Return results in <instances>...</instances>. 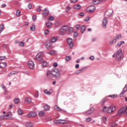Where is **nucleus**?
I'll return each instance as SVG.
<instances>
[{"label": "nucleus", "instance_id": "f257e3e1", "mask_svg": "<svg viewBox=\"0 0 127 127\" xmlns=\"http://www.w3.org/2000/svg\"><path fill=\"white\" fill-rule=\"evenodd\" d=\"M47 77L48 79H52V78H56L59 80L60 79V72L56 68L53 69L52 71H48L47 72Z\"/></svg>", "mask_w": 127, "mask_h": 127}, {"label": "nucleus", "instance_id": "f03ea898", "mask_svg": "<svg viewBox=\"0 0 127 127\" xmlns=\"http://www.w3.org/2000/svg\"><path fill=\"white\" fill-rule=\"evenodd\" d=\"M113 58H116L118 61H122L124 58V53L121 49H120L117 53H115L113 56Z\"/></svg>", "mask_w": 127, "mask_h": 127}, {"label": "nucleus", "instance_id": "7ed1b4c3", "mask_svg": "<svg viewBox=\"0 0 127 127\" xmlns=\"http://www.w3.org/2000/svg\"><path fill=\"white\" fill-rule=\"evenodd\" d=\"M68 26L64 25L60 28L59 33L61 34V35H64L68 31Z\"/></svg>", "mask_w": 127, "mask_h": 127}, {"label": "nucleus", "instance_id": "20e7f679", "mask_svg": "<svg viewBox=\"0 0 127 127\" xmlns=\"http://www.w3.org/2000/svg\"><path fill=\"white\" fill-rule=\"evenodd\" d=\"M11 120V113H8L5 115L0 116V121H3V120Z\"/></svg>", "mask_w": 127, "mask_h": 127}, {"label": "nucleus", "instance_id": "39448f33", "mask_svg": "<svg viewBox=\"0 0 127 127\" xmlns=\"http://www.w3.org/2000/svg\"><path fill=\"white\" fill-rule=\"evenodd\" d=\"M35 59V60H37V61H40V62L42 60H43V58H42V53H38Z\"/></svg>", "mask_w": 127, "mask_h": 127}, {"label": "nucleus", "instance_id": "423d86ee", "mask_svg": "<svg viewBox=\"0 0 127 127\" xmlns=\"http://www.w3.org/2000/svg\"><path fill=\"white\" fill-rule=\"evenodd\" d=\"M95 9H96V7L93 5H91L89 6L87 9V11L89 12V13H93L94 12Z\"/></svg>", "mask_w": 127, "mask_h": 127}, {"label": "nucleus", "instance_id": "0eeeda50", "mask_svg": "<svg viewBox=\"0 0 127 127\" xmlns=\"http://www.w3.org/2000/svg\"><path fill=\"white\" fill-rule=\"evenodd\" d=\"M66 41L70 48H73V47H74V43H73V40H72V38L67 39Z\"/></svg>", "mask_w": 127, "mask_h": 127}, {"label": "nucleus", "instance_id": "6e6552de", "mask_svg": "<svg viewBox=\"0 0 127 127\" xmlns=\"http://www.w3.org/2000/svg\"><path fill=\"white\" fill-rule=\"evenodd\" d=\"M54 124L61 125H64V124H67V121L65 120H58L57 121L54 122Z\"/></svg>", "mask_w": 127, "mask_h": 127}, {"label": "nucleus", "instance_id": "1a4fd4ad", "mask_svg": "<svg viewBox=\"0 0 127 127\" xmlns=\"http://www.w3.org/2000/svg\"><path fill=\"white\" fill-rule=\"evenodd\" d=\"M107 23H108V20L106 17H105L102 20V26L104 28H107Z\"/></svg>", "mask_w": 127, "mask_h": 127}, {"label": "nucleus", "instance_id": "9d476101", "mask_svg": "<svg viewBox=\"0 0 127 127\" xmlns=\"http://www.w3.org/2000/svg\"><path fill=\"white\" fill-rule=\"evenodd\" d=\"M37 116V113L35 112H30L28 114V118H34Z\"/></svg>", "mask_w": 127, "mask_h": 127}, {"label": "nucleus", "instance_id": "9b49d317", "mask_svg": "<svg viewBox=\"0 0 127 127\" xmlns=\"http://www.w3.org/2000/svg\"><path fill=\"white\" fill-rule=\"evenodd\" d=\"M86 69H87V67H84L81 69L77 70V71H75V73L76 75H79V74H81V73H83L84 71H85V70H86Z\"/></svg>", "mask_w": 127, "mask_h": 127}, {"label": "nucleus", "instance_id": "f8f14e48", "mask_svg": "<svg viewBox=\"0 0 127 127\" xmlns=\"http://www.w3.org/2000/svg\"><path fill=\"white\" fill-rule=\"evenodd\" d=\"M127 91V84L125 85V86L123 89V91L121 92L120 94V97H124V94H125V93H126Z\"/></svg>", "mask_w": 127, "mask_h": 127}, {"label": "nucleus", "instance_id": "ddd939ff", "mask_svg": "<svg viewBox=\"0 0 127 127\" xmlns=\"http://www.w3.org/2000/svg\"><path fill=\"white\" fill-rule=\"evenodd\" d=\"M48 13H49V11L47 9V8H46L43 11L42 15L43 16H47L48 15Z\"/></svg>", "mask_w": 127, "mask_h": 127}, {"label": "nucleus", "instance_id": "4468645a", "mask_svg": "<svg viewBox=\"0 0 127 127\" xmlns=\"http://www.w3.org/2000/svg\"><path fill=\"white\" fill-rule=\"evenodd\" d=\"M28 65L29 68L31 69H33L34 68V63L32 61H29L28 62Z\"/></svg>", "mask_w": 127, "mask_h": 127}, {"label": "nucleus", "instance_id": "2eb2a0df", "mask_svg": "<svg viewBox=\"0 0 127 127\" xmlns=\"http://www.w3.org/2000/svg\"><path fill=\"white\" fill-rule=\"evenodd\" d=\"M124 113L125 114V111L124 110V108H121L118 112V116H122L123 115V114Z\"/></svg>", "mask_w": 127, "mask_h": 127}, {"label": "nucleus", "instance_id": "dca6fc26", "mask_svg": "<svg viewBox=\"0 0 127 127\" xmlns=\"http://www.w3.org/2000/svg\"><path fill=\"white\" fill-rule=\"evenodd\" d=\"M95 111V109L94 108H91L88 111L86 112V115H91V114H93V112Z\"/></svg>", "mask_w": 127, "mask_h": 127}, {"label": "nucleus", "instance_id": "f3484780", "mask_svg": "<svg viewBox=\"0 0 127 127\" xmlns=\"http://www.w3.org/2000/svg\"><path fill=\"white\" fill-rule=\"evenodd\" d=\"M46 47L48 49H50L52 47V45L51 42H47L46 43Z\"/></svg>", "mask_w": 127, "mask_h": 127}, {"label": "nucleus", "instance_id": "a211bd4d", "mask_svg": "<svg viewBox=\"0 0 127 127\" xmlns=\"http://www.w3.org/2000/svg\"><path fill=\"white\" fill-rule=\"evenodd\" d=\"M73 28L69 27H68V30H67V33L68 34H71V33H73Z\"/></svg>", "mask_w": 127, "mask_h": 127}, {"label": "nucleus", "instance_id": "6ab92c4d", "mask_svg": "<svg viewBox=\"0 0 127 127\" xmlns=\"http://www.w3.org/2000/svg\"><path fill=\"white\" fill-rule=\"evenodd\" d=\"M46 25L48 28H51V27L52 26V22L48 21L46 23Z\"/></svg>", "mask_w": 127, "mask_h": 127}, {"label": "nucleus", "instance_id": "aec40b11", "mask_svg": "<svg viewBox=\"0 0 127 127\" xmlns=\"http://www.w3.org/2000/svg\"><path fill=\"white\" fill-rule=\"evenodd\" d=\"M80 31L81 33H84L85 31H86V26H85V25L81 26Z\"/></svg>", "mask_w": 127, "mask_h": 127}, {"label": "nucleus", "instance_id": "412c9836", "mask_svg": "<svg viewBox=\"0 0 127 127\" xmlns=\"http://www.w3.org/2000/svg\"><path fill=\"white\" fill-rule=\"evenodd\" d=\"M81 6L80 4H76L73 6V8H74V9H81Z\"/></svg>", "mask_w": 127, "mask_h": 127}, {"label": "nucleus", "instance_id": "4be33fe9", "mask_svg": "<svg viewBox=\"0 0 127 127\" xmlns=\"http://www.w3.org/2000/svg\"><path fill=\"white\" fill-rule=\"evenodd\" d=\"M119 38H120V35H117L114 38V39L112 41V43H115V42H116L117 40H118V39H119Z\"/></svg>", "mask_w": 127, "mask_h": 127}, {"label": "nucleus", "instance_id": "5701e85b", "mask_svg": "<svg viewBox=\"0 0 127 127\" xmlns=\"http://www.w3.org/2000/svg\"><path fill=\"white\" fill-rule=\"evenodd\" d=\"M40 62L41 63H42V65L43 67H45L46 66V65H47V62H46V61H45V60H42Z\"/></svg>", "mask_w": 127, "mask_h": 127}, {"label": "nucleus", "instance_id": "b1692460", "mask_svg": "<svg viewBox=\"0 0 127 127\" xmlns=\"http://www.w3.org/2000/svg\"><path fill=\"white\" fill-rule=\"evenodd\" d=\"M107 101H108V99H107V98H104V99H102L101 100V101L100 102L101 105L103 106L104 103H106V102H107Z\"/></svg>", "mask_w": 127, "mask_h": 127}, {"label": "nucleus", "instance_id": "393cba45", "mask_svg": "<svg viewBox=\"0 0 127 127\" xmlns=\"http://www.w3.org/2000/svg\"><path fill=\"white\" fill-rule=\"evenodd\" d=\"M0 68H5V67H6V64L5 63H0Z\"/></svg>", "mask_w": 127, "mask_h": 127}, {"label": "nucleus", "instance_id": "a878e982", "mask_svg": "<svg viewBox=\"0 0 127 127\" xmlns=\"http://www.w3.org/2000/svg\"><path fill=\"white\" fill-rule=\"evenodd\" d=\"M123 44H125V41H122L119 42L117 45V46H118L119 47H120V46H122V45H123Z\"/></svg>", "mask_w": 127, "mask_h": 127}, {"label": "nucleus", "instance_id": "bb28decb", "mask_svg": "<svg viewBox=\"0 0 127 127\" xmlns=\"http://www.w3.org/2000/svg\"><path fill=\"white\" fill-rule=\"evenodd\" d=\"M16 73V71H13L10 72L7 75L8 77H11V76H12V75H14Z\"/></svg>", "mask_w": 127, "mask_h": 127}, {"label": "nucleus", "instance_id": "cd10ccee", "mask_svg": "<svg viewBox=\"0 0 127 127\" xmlns=\"http://www.w3.org/2000/svg\"><path fill=\"white\" fill-rule=\"evenodd\" d=\"M51 41L53 43H54V42H56V41H57V37H54L52 38L51 40Z\"/></svg>", "mask_w": 127, "mask_h": 127}, {"label": "nucleus", "instance_id": "c85d7f7f", "mask_svg": "<svg viewBox=\"0 0 127 127\" xmlns=\"http://www.w3.org/2000/svg\"><path fill=\"white\" fill-rule=\"evenodd\" d=\"M44 92L45 94H46V95H51V94H52L51 92L49 91L47 89H45Z\"/></svg>", "mask_w": 127, "mask_h": 127}, {"label": "nucleus", "instance_id": "c756f323", "mask_svg": "<svg viewBox=\"0 0 127 127\" xmlns=\"http://www.w3.org/2000/svg\"><path fill=\"white\" fill-rule=\"evenodd\" d=\"M32 123L31 122H27L26 125V127H33Z\"/></svg>", "mask_w": 127, "mask_h": 127}, {"label": "nucleus", "instance_id": "7c9ffc66", "mask_svg": "<svg viewBox=\"0 0 127 127\" xmlns=\"http://www.w3.org/2000/svg\"><path fill=\"white\" fill-rule=\"evenodd\" d=\"M65 60L68 62V61H70V60H72V58L69 56H66L65 57Z\"/></svg>", "mask_w": 127, "mask_h": 127}, {"label": "nucleus", "instance_id": "2f4dec72", "mask_svg": "<svg viewBox=\"0 0 127 127\" xmlns=\"http://www.w3.org/2000/svg\"><path fill=\"white\" fill-rule=\"evenodd\" d=\"M44 109L46 111H48V110L50 109V106H49L48 105H46L44 106Z\"/></svg>", "mask_w": 127, "mask_h": 127}, {"label": "nucleus", "instance_id": "473e14b6", "mask_svg": "<svg viewBox=\"0 0 127 127\" xmlns=\"http://www.w3.org/2000/svg\"><path fill=\"white\" fill-rule=\"evenodd\" d=\"M4 28V26L2 24L0 25V33H1L3 31V28Z\"/></svg>", "mask_w": 127, "mask_h": 127}, {"label": "nucleus", "instance_id": "72a5a7b5", "mask_svg": "<svg viewBox=\"0 0 127 127\" xmlns=\"http://www.w3.org/2000/svg\"><path fill=\"white\" fill-rule=\"evenodd\" d=\"M124 110V115L125 116H127V106H126L125 107H123Z\"/></svg>", "mask_w": 127, "mask_h": 127}, {"label": "nucleus", "instance_id": "f704fd0d", "mask_svg": "<svg viewBox=\"0 0 127 127\" xmlns=\"http://www.w3.org/2000/svg\"><path fill=\"white\" fill-rule=\"evenodd\" d=\"M19 99L15 98L14 100V103L16 104H19Z\"/></svg>", "mask_w": 127, "mask_h": 127}, {"label": "nucleus", "instance_id": "c9c22d12", "mask_svg": "<svg viewBox=\"0 0 127 127\" xmlns=\"http://www.w3.org/2000/svg\"><path fill=\"white\" fill-rule=\"evenodd\" d=\"M45 113L43 111H41L39 113V116L40 117H44Z\"/></svg>", "mask_w": 127, "mask_h": 127}, {"label": "nucleus", "instance_id": "e433bc0d", "mask_svg": "<svg viewBox=\"0 0 127 127\" xmlns=\"http://www.w3.org/2000/svg\"><path fill=\"white\" fill-rule=\"evenodd\" d=\"M55 53H56V52L55 51L52 50V51H51L50 52H49L48 53V54H49L50 55L52 56V55H54V54H55Z\"/></svg>", "mask_w": 127, "mask_h": 127}, {"label": "nucleus", "instance_id": "4c0bfd02", "mask_svg": "<svg viewBox=\"0 0 127 127\" xmlns=\"http://www.w3.org/2000/svg\"><path fill=\"white\" fill-rule=\"evenodd\" d=\"M55 109L58 112H61V111H62V110L60 108L58 107L57 105L55 106Z\"/></svg>", "mask_w": 127, "mask_h": 127}, {"label": "nucleus", "instance_id": "58836bf2", "mask_svg": "<svg viewBox=\"0 0 127 127\" xmlns=\"http://www.w3.org/2000/svg\"><path fill=\"white\" fill-rule=\"evenodd\" d=\"M30 29L32 31H35V25H32V26L30 27Z\"/></svg>", "mask_w": 127, "mask_h": 127}, {"label": "nucleus", "instance_id": "ea45409f", "mask_svg": "<svg viewBox=\"0 0 127 127\" xmlns=\"http://www.w3.org/2000/svg\"><path fill=\"white\" fill-rule=\"evenodd\" d=\"M18 115H23V111L21 109H19L18 110Z\"/></svg>", "mask_w": 127, "mask_h": 127}, {"label": "nucleus", "instance_id": "a19ab883", "mask_svg": "<svg viewBox=\"0 0 127 127\" xmlns=\"http://www.w3.org/2000/svg\"><path fill=\"white\" fill-rule=\"evenodd\" d=\"M107 113H108V114H110L111 113H112V108L109 107L107 110H106Z\"/></svg>", "mask_w": 127, "mask_h": 127}, {"label": "nucleus", "instance_id": "79ce46f5", "mask_svg": "<svg viewBox=\"0 0 127 127\" xmlns=\"http://www.w3.org/2000/svg\"><path fill=\"white\" fill-rule=\"evenodd\" d=\"M42 10L41 9V7L40 6H39L37 7L36 11L38 12L41 11Z\"/></svg>", "mask_w": 127, "mask_h": 127}, {"label": "nucleus", "instance_id": "37998d69", "mask_svg": "<svg viewBox=\"0 0 127 127\" xmlns=\"http://www.w3.org/2000/svg\"><path fill=\"white\" fill-rule=\"evenodd\" d=\"M94 4H99V0H92Z\"/></svg>", "mask_w": 127, "mask_h": 127}, {"label": "nucleus", "instance_id": "c03bdc74", "mask_svg": "<svg viewBox=\"0 0 127 127\" xmlns=\"http://www.w3.org/2000/svg\"><path fill=\"white\" fill-rule=\"evenodd\" d=\"M70 9H71V7H70L69 6H66V8H65L66 12H68V11H69V10H70Z\"/></svg>", "mask_w": 127, "mask_h": 127}, {"label": "nucleus", "instance_id": "a18cd8bd", "mask_svg": "<svg viewBox=\"0 0 127 127\" xmlns=\"http://www.w3.org/2000/svg\"><path fill=\"white\" fill-rule=\"evenodd\" d=\"M20 15V11L19 10H17L16 12V15L17 16H19Z\"/></svg>", "mask_w": 127, "mask_h": 127}, {"label": "nucleus", "instance_id": "49530a36", "mask_svg": "<svg viewBox=\"0 0 127 127\" xmlns=\"http://www.w3.org/2000/svg\"><path fill=\"white\" fill-rule=\"evenodd\" d=\"M26 102L27 103H31V99L29 98H27L26 99Z\"/></svg>", "mask_w": 127, "mask_h": 127}, {"label": "nucleus", "instance_id": "de8ad7c7", "mask_svg": "<svg viewBox=\"0 0 127 127\" xmlns=\"http://www.w3.org/2000/svg\"><path fill=\"white\" fill-rule=\"evenodd\" d=\"M54 19V17L51 16L49 17L48 20H51V21H52Z\"/></svg>", "mask_w": 127, "mask_h": 127}, {"label": "nucleus", "instance_id": "09e8293b", "mask_svg": "<svg viewBox=\"0 0 127 127\" xmlns=\"http://www.w3.org/2000/svg\"><path fill=\"white\" fill-rule=\"evenodd\" d=\"M80 25H79V24L75 25V28L77 30H79V29H80Z\"/></svg>", "mask_w": 127, "mask_h": 127}, {"label": "nucleus", "instance_id": "8fccbe9b", "mask_svg": "<svg viewBox=\"0 0 127 127\" xmlns=\"http://www.w3.org/2000/svg\"><path fill=\"white\" fill-rule=\"evenodd\" d=\"M39 96V92H36L35 94V98H38V96Z\"/></svg>", "mask_w": 127, "mask_h": 127}, {"label": "nucleus", "instance_id": "3c124183", "mask_svg": "<svg viewBox=\"0 0 127 127\" xmlns=\"http://www.w3.org/2000/svg\"><path fill=\"white\" fill-rule=\"evenodd\" d=\"M116 106H112V112H115L116 111Z\"/></svg>", "mask_w": 127, "mask_h": 127}, {"label": "nucleus", "instance_id": "603ef678", "mask_svg": "<svg viewBox=\"0 0 127 127\" xmlns=\"http://www.w3.org/2000/svg\"><path fill=\"white\" fill-rule=\"evenodd\" d=\"M102 112L105 113V112H107V106H104L103 109H102Z\"/></svg>", "mask_w": 127, "mask_h": 127}, {"label": "nucleus", "instance_id": "864d4df0", "mask_svg": "<svg viewBox=\"0 0 127 127\" xmlns=\"http://www.w3.org/2000/svg\"><path fill=\"white\" fill-rule=\"evenodd\" d=\"M1 87L2 88V89L3 91H5V89H6L5 88V86H4V85H3V84L1 85Z\"/></svg>", "mask_w": 127, "mask_h": 127}, {"label": "nucleus", "instance_id": "5fc2aeb1", "mask_svg": "<svg viewBox=\"0 0 127 127\" xmlns=\"http://www.w3.org/2000/svg\"><path fill=\"white\" fill-rule=\"evenodd\" d=\"M19 45H20V46H22V47L24 46V43H23V42H20L19 43Z\"/></svg>", "mask_w": 127, "mask_h": 127}, {"label": "nucleus", "instance_id": "6e6d98bb", "mask_svg": "<svg viewBox=\"0 0 127 127\" xmlns=\"http://www.w3.org/2000/svg\"><path fill=\"white\" fill-rule=\"evenodd\" d=\"M86 122H91L92 121V118H87L86 119Z\"/></svg>", "mask_w": 127, "mask_h": 127}, {"label": "nucleus", "instance_id": "4d7b16f0", "mask_svg": "<svg viewBox=\"0 0 127 127\" xmlns=\"http://www.w3.org/2000/svg\"><path fill=\"white\" fill-rule=\"evenodd\" d=\"M74 37H77L78 36V33L77 32H75L73 34Z\"/></svg>", "mask_w": 127, "mask_h": 127}, {"label": "nucleus", "instance_id": "13d9d810", "mask_svg": "<svg viewBox=\"0 0 127 127\" xmlns=\"http://www.w3.org/2000/svg\"><path fill=\"white\" fill-rule=\"evenodd\" d=\"M89 59H90V60H95V58L94 57V56H91L89 57Z\"/></svg>", "mask_w": 127, "mask_h": 127}, {"label": "nucleus", "instance_id": "bf43d9fd", "mask_svg": "<svg viewBox=\"0 0 127 127\" xmlns=\"http://www.w3.org/2000/svg\"><path fill=\"white\" fill-rule=\"evenodd\" d=\"M32 19L34 21H35V20H36V16L35 15L33 16Z\"/></svg>", "mask_w": 127, "mask_h": 127}, {"label": "nucleus", "instance_id": "052dcab7", "mask_svg": "<svg viewBox=\"0 0 127 127\" xmlns=\"http://www.w3.org/2000/svg\"><path fill=\"white\" fill-rule=\"evenodd\" d=\"M89 20H90V17H87L84 20V21H89Z\"/></svg>", "mask_w": 127, "mask_h": 127}, {"label": "nucleus", "instance_id": "680f3d73", "mask_svg": "<svg viewBox=\"0 0 127 127\" xmlns=\"http://www.w3.org/2000/svg\"><path fill=\"white\" fill-rule=\"evenodd\" d=\"M48 32H49V30H46L44 32L45 35H47V34H48Z\"/></svg>", "mask_w": 127, "mask_h": 127}, {"label": "nucleus", "instance_id": "e2e57ef3", "mask_svg": "<svg viewBox=\"0 0 127 127\" xmlns=\"http://www.w3.org/2000/svg\"><path fill=\"white\" fill-rule=\"evenodd\" d=\"M117 124L116 123H114L112 124V127H117Z\"/></svg>", "mask_w": 127, "mask_h": 127}, {"label": "nucleus", "instance_id": "0e129e2a", "mask_svg": "<svg viewBox=\"0 0 127 127\" xmlns=\"http://www.w3.org/2000/svg\"><path fill=\"white\" fill-rule=\"evenodd\" d=\"M27 6L28 8H29V9H30L31 7H32V5L30 3H29Z\"/></svg>", "mask_w": 127, "mask_h": 127}, {"label": "nucleus", "instance_id": "69168bd1", "mask_svg": "<svg viewBox=\"0 0 127 127\" xmlns=\"http://www.w3.org/2000/svg\"><path fill=\"white\" fill-rule=\"evenodd\" d=\"M79 16H84V15H85V14H84L83 12H81L79 14Z\"/></svg>", "mask_w": 127, "mask_h": 127}, {"label": "nucleus", "instance_id": "338daca9", "mask_svg": "<svg viewBox=\"0 0 127 127\" xmlns=\"http://www.w3.org/2000/svg\"><path fill=\"white\" fill-rule=\"evenodd\" d=\"M57 66H58V64H57V63H55L53 64V66H54V67H57Z\"/></svg>", "mask_w": 127, "mask_h": 127}, {"label": "nucleus", "instance_id": "774afa93", "mask_svg": "<svg viewBox=\"0 0 127 127\" xmlns=\"http://www.w3.org/2000/svg\"><path fill=\"white\" fill-rule=\"evenodd\" d=\"M5 59V57H0V60H4Z\"/></svg>", "mask_w": 127, "mask_h": 127}]
</instances>
